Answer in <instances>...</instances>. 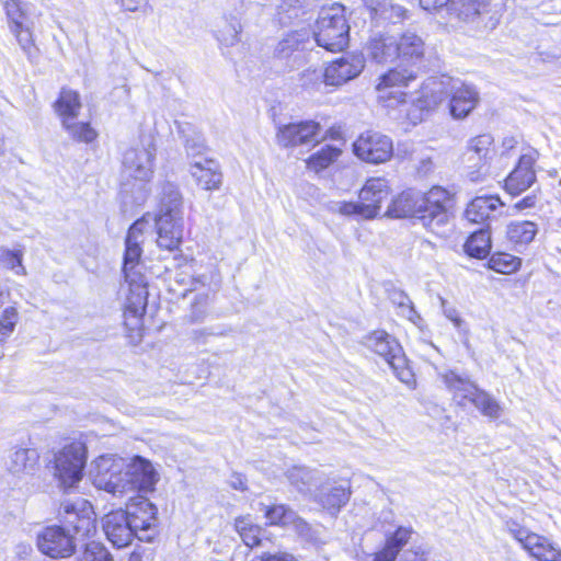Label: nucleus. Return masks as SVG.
Instances as JSON below:
<instances>
[{
    "label": "nucleus",
    "instance_id": "nucleus-1",
    "mask_svg": "<svg viewBox=\"0 0 561 561\" xmlns=\"http://www.w3.org/2000/svg\"><path fill=\"white\" fill-rule=\"evenodd\" d=\"M453 195L442 186H433L428 192L407 190L394 197L386 215L392 218H417L430 231L440 234L450 219Z\"/></svg>",
    "mask_w": 561,
    "mask_h": 561
},
{
    "label": "nucleus",
    "instance_id": "nucleus-2",
    "mask_svg": "<svg viewBox=\"0 0 561 561\" xmlns=\"http://www.w3.org/2000/svg\"><path fill=\"white\" fill-rule=\"evenodd\" d=\"M94 463L99 483L113 495H122L129 491L151 492L159 480L152 463L140 456L133 458L124 472L123 459L113 455L100 456Z\"/></svg>",
    "mask_w": 561,
    "mask_h": 561
},
{
    "label": "nucleus",
    "instance_id": "nucleus-3",
    "mask_svg": "<svg viewBox=\"0 0 561 561\" xmlns=\"http://www.w3.org/2000/svg\"><path fill=\"white\" fill-rule=\"evenodd\" d=\"M158 209L154 216L157 245L175 251L183 239V196L178 185L165 181L160 185Z\"/></svg>",
    "mask_w": 561,
    "mask_h": 561
},
{
    "label": "nucleus",
    "instance_id": "nucleus-4",
    "mask_svg": "<svg viewBox=\"0 0 561 561\" xmlns=\"http://www.w3.org/2000/svg\"><path fill=\"white\" fill-rule=\"evenodd\" d=\"M345 7L341 3L321 9L313 32L318 46L333 53L342 51L347 47L350 25L345 16Z\"/></svg>",
    "mask_w": 561,
    "mask_h": 561
},
{
    "label": "nucleus",
    "instance_id": "nucleus-5",
    "mask_svg": "<svg viewBox=\"0 0 561 561\" xmlns=\"http://www.w3.org/2000/svg\"><path fill=\"white\" fill-rule=\"evenodd\" d=\"M365 344L388 363L401 382L408 386L415 382L414 374L408 365L402 346L392 335L382 330L374 331L366 336Z\"/></svg>",
    "mask_w": 561,
    "mask_h": 561
},
{
    "label": "nucleus",
    "instance_id": "nucleus-6",
    "mask_svg": "<svg viewBox=\"0 0 561 561\" xmlns=\"http://www.w3.org/2000/svg\"><path fill=\"white\" fill-rule=\"evenodd\" d=\"M456 79L450 77H431L425 80L419 91V95L412 99L411 105L407 108V118L417 125L432 108L449 98L451 85Z\"/></svg>",
    "mask_w": 561,
    "mask_h": 561
},
{
    "label": "nucleus",
    "instance_id": "nucleus-7",
    "mask_svg": "<svg viewBox=\"0 0 561 561\" xmlns=\"http://www.w3.org/2000/svg\"><path fill=\"white\" fill-rule=\"evenodd\" d=\"M4 10L10 32L30 60L36 57L37 48L33 38V22L30 16V4L22 0H7Z\"/></svg>",
    "mask_w": 561,
    "mask_h": 561
},
{
    "label": "nucleus",
    "instance_id": "nucleus-8",
    "mask_svg": "<svg viewBox=\"0 0 561 561\" xmlns=\"http://www.w3.org/2000/svg\"><path fill=\"white\" fill-rule=\"evenodd\" d=\"M87 447L81 442L66 445L55 456V477L65 489L73 488L83 477Z\"/></svg>",
    "mask_w": 561,
    "mask_h": 561
},
{
    "label": "nucleus",
    "instance_id": "nucleus-9",
    "mask_svg": "<svg viewBox=\"0 0 561 561\" xmlns=\"http://www.w3.org/2000/svg\"><path fill=\"white\" fill-rule=\"evenodd\" d=\"M124 513L128 514V522L140 541L149 542L154 538L158 526V508L148 499L130 497Z\"/></svg>",
    "mask_w": 561,
    "mask_h": 561
},
{
    "label": "nucleus",
    "instance_id": "nucleus-10",
    "mask_svg": "<svg viewBox=\"0 0 561 561\" xmlns=\"http://www.w3.org/2000/svg\"><path fill=\"white\" fill-rule=\"evenodd\" d=\"M355 156L371 164H380L388 161L393 153V144L390 137L379 131L368 130L363 133L353 144Z\"/></svg>",
    "mask_w": 561,
    "mask_h": 561
},
{
    "label": "nucleus",
    "instance_id": "nucleus-11",
    "mask_svg": "<svg viewBox=\"0 0 561 561\" xmlns=\"http://www.w3.org/2000/svg\"><path fill=\"white\" fill-rule=\"evenodd\" d=\"M36 545L43 554L51 559L68 558L76 551L73 535L58 525L47 526L38 533Z\"/></svg>",
    "mask_w": 561,
    "mask_h": 561
},
{
    "label": "nucleus",
    "instance_id": "nucleus-12",
    "mask_svg": "<svg viewBox=\"0 0 561 561\" xmlns=\"http://www.w3.org/2000/svg\"><path fill=\"white\" fill-rule=\"evenodd\" d=\"M156 147L151 141L129 148L123 157V165L129 176L148 182L153 174Z\"/></svg>",
    "mask_w": 561,
    "mask_h": 561
},
{
    "label": "nucleus",
    "instance_id": "nucleus-13",
    "mask_svg": "<svg viewBox=\"0 0 561 561\" xmlns=\"http://www.w3.org/2000/svg\"><path fill=\"white\" fill-rule=\"evenodd\" d=\"M147 226L145 218L135 221L128 229L125 240V254L123 273L125 279H135L144 276L140 272V257L142 254L141 243L144 241V231Z\"/></svg>",
    "mask_w": 561,
    "mask_h": 561
},
{
    "label": "nucleus",
    "instance_id": "nucleus-14",
    "mask_svg": "<svg viewBox=\"0 0 561 561\" xmlns=\"http://www.w3.org/2000/svg\"><path fill=\"white\" fill-rule=\"evenodd\" d=\"M539 153L530 149L523 153L515 168L505 179V190L508 194L516 196L527 191L536 182V171L534 169Z\"/></svg>",
    "mask_w": 561,
    "mask_h": 561
},
{
    "label": "nucleus",
    "instance_id": "nucleus-15",
    "mask_svg": "<svg viewBox=\"0 0 561 561\" xmlns=\"http://www.w3.org/2000/svg\"><path fill=\"white\" fill-rule=\"evenodd\" d=\"M450 10L463 22L477 23V26L493 28L497 20L491 15L490 0H451Z\"/></svg>",
    "mask_w": 561,
    "mask_h": 561
},
{
    "label": "nucleus",
    "instance_id": "nucleus-16",
    "mask_svg": "<svg viewBox=\"0 0 561 561\" xmlns=\"http://www.w3.org/2000/svg\"><path fill=\"white\" fill-rule=\"evenodd\" d=\"M58 519L62 524L61 527L69 529L75 538L90 537L95 533V519L91 510L79 512L73 504L65 502L58 510Z\"/></svg>",
    "mask_w": 561,
    "mask_h": 561
},
{
    "label": "nucleus",
    "instance_id": "nucleus-17",
    "mask_svg": "<svg viewBox=\"0 0 561 561\" xmlns=\"http://www.w3.org/2000/svg\"><path fill=\"white\" fill-rule=\"evenodd\" d=\"M365 60L359 55H347L332 61L324 70V82L339 87L356 78L364 69Z\"/></svg>",
    "mask_w": 561,
    "mask_h": 561
},
{
    "label": "nucleus",
    "instance_id": "nucleus-18",
    "mask_svg": "<svg viewBox=\"0 0 561 561\" xmlns=\"http://www.w3.org/2000/svg\"><path fill=\"white\" fill-rule=\"evenodd\" d=\"M283 530L297 534L304 541L319 548L327 543V531L322 526L312 527L294 511L283 505Z\"/></svg>",
    "mask_w": 561,
    "mask_h": 561
},
{
    "label": "nucleus",
    "instance_id": "nucleus-19",
    "mask_svg": "<svg viewBox=\"0 0 561 561\" xmlns=\"http://www.w3.org/2000/svg\"><path fill=\"white\" fill-rule=\"evenodd\" d=\"M397 56L402 65L421 69L425 58V42L414 31L403 32L399 39L396 38Z\"/></svg>",
    "mask_w": 561,
    "mask_h": 561
},
{
    "label": "nucleus",
    "instance_id": "nucleus-20",
    "mask_svg": "<svg viewBox=\"0 0 561 561\" xmlns=\"http://www.w3.org/2000/svg\"><path fill=\"white\" fill-rule=\"evenodd\" d=\"M128 514L124 511H115L103 517V530L113 546L123 548L128 546L137 533L128 522Z\"/></svg>",
    "mask_w": 561,
    "mask_h": 561
},
{
    "label": "nucleus",
    "instance_id": "nucleus-21",
    "mask_svg": "<svg viewBox=\"0 0 561 561\" xmlns=\"http://www.w3.org/2000/svg\"><path fill=\"white\" fill-rule=\"evenodd\" d=\"M321 125L316 121H300L283 125V146H310L319 141Z\"/></svg>",
    "mask_w": 561,
    "mask_h": 561
},
{
    "label": "nucleus",
    "instance_id": "nucleus-22",
    "mask_svg": "<svg viewBox=\"0 0 561 561\" xmlns=\"http://www.w3.org/2000/svg\"><path fill=\"white\" fill-rule=\"evenodd\" d=\"M503 207L497 195L477 196L468 204L465 217L470 222L484 224L501 216Z\"/></svg>",
    "mask_w": 561,
    "mask_h": 561
},
{
    "label": "nucleus",
    "instance_id": "nucleus-23",
    "mask_svg": "<svg viewBox=\"0 0 561 561\" xmlns=\"http://www.w3.org/2000/svg\"><path fill=\"white\" fill-rule=\"evenodd\" d=\"M449 111L454 118L467 117L479 101L478 91L469 84L456 80L449 94Z\"/></svg>",
    "mask_w": 561,
    "mask_h": 561
},
{
    "label": "nucleus",
    "instance_id": "nucleus-24",
    "mask_svg": "<svg viewBox=\"0 0 561 561\" xmlns=\"http://www.w3.org/2000/svg\"><path fill=\"white\" fill-rule=\"evenodd\" d=\"M493 137L490 134H482L471 138L468 141L467 151L465 153L467 162L471 163L470 168H477L476 171L469 173L471 181L476 182L481 176V169L485 167L491 158V146Z\"/></svg>",
    "mask_w": 561,
    "mask_h": 561
},
{
    "label": "nucleus",
    "instance_id": "nucleus-25",
    "mask_svg": "<svg viewBox=\"0 0 561 561\" xmlns=\"http://www.w3.org/2000/svg\"><path fill=\"white\" fill-rule=\"evenodd\" d=\"M190 173L196 184L206 191L219 190L222 183L220 165L213 159L201 158L191 164Z\"/></svg>",
    "mask_w": 561,
    "mask_h": 561
},
{
    "label": "nucleus",
    "instance_id": "nucleus-26",
    "mask_svg": "<svg viewBox=\"0 0 561 561\" xmlns=\"http://www.w3.org/2000/svg\"><path fill=\"white\" fill-rule=\"evenodd\" d=\"M289 484L300 494H311L323 483V474L305 466H294L286 471Z\"/></svg>",
    "mask_w": 561,
    "mask_h": 561
},
{
    "label": "nucleus",
    "instance_id": "nucleus-27",
    "mask_svg": "<svg viewBox=\"0 0 561 561\" xmlns=\"http://www.w3.org/2000/svg\"><path fill=\"white\" fill-rule=\"evenodd\" d=\"M129 284V295L126 301L125 317L128 319L131 316L136 323L145 313L147 307V280L145 276L135 277V279H125Z\"/></svg>",
    "mask_w": 561,
    "mask_h": 561
},
{
    "label": "nucleus",
    "instance_id": "nucleus-28",
    "mask_svg": "<svg viewBox=\"0 0 561 561\" xmlns=\"http://www.w3.org/2000/svg\"><path fill=\"white\" fill-rule=\"evenodd\" d=\"M364 3L370 18L377 23L382 21L397 24L408 18V11L391 0H364Z\"/></svg>",
    "mask_w": 561,
    "mask_h": 561
},
{
    "label": "nucleus",
    "instance_id": "nucleus-29",
    "mask_svg": "<svg viewBox=\"0 0 561 561\" xmlns=\"http://www.w3.org/2000/svg\"><path fill=\"white\" fill-rule=\"evenodd\" d=\"M368 57L377 64L391 62L398 59L396 37L377 34L370 37L366 46Z\"/></svg>",
    "mask_w": 561,
    "mask_h": 561
},
{
    "label": "nucleus",
    "instance_id": "nucleus-30",
    "mask_svg": "<svg viewBox=\"0 0 561 561\" xmlns=\"http://www.w3.org/2000/svg\"><path fill=\"white\" fill-rule=\"evenodd\" d=\"M389 195L388 181L382 178H371L366 181L359 192V199L363 206L374 207V218L380 211L381 202Z\"/></svg>",
    "mask_w": 561,
    "mask_h": 561
},
{
    "label": "nucleus",
    "instance_id": "nucleus-31",
    "mask_svg": "<svg viewBox=\"0 0 561 561\" xmlns=\"http://www.w3.org/2000/svg\"><path fill=\"white\" fill-rule=\"evenodd\" d=\"M38 459L36 449L18 448L10 453L7 468L13 474H33L38 466Z\"/></svg>",
    "mask_w": 561,
    "mask_h": 561
},
{
    "label": "nucleus",
    "instance_id": "nucleus-32",
    "mask_svg": "<svg viewBox=\"0 0 561 561\" xmlns=\"http://www.w3.org/2000/svg\"><path fill=\"white\" fill-rule=\"evenodd\" d=\"M525 540L524 549L538 561H561V549L548 538L534 533Z\"/></svg>",
    "mask_w": 561,
    "mask_h": 561
},
{
    "label": "nucleus",
    "instance_id": "nucleus-33",
    "mask_svg": "<svg viewBox=\"0 0 561 561\" xmlns=\"http://www.w3.org/2000/svg\"><path fill=\"white\" fill-rule=\"evenodd\" d=\"M54 108L61 123H64L66 118H78L82 108L80 94L72 89L62 88L58 99L54 103Z\"/></svg>",
    "mask_w": 561,
    "mask_h": 561
},
{
    "label": "nucleus",
    "instance_id": "nucleus-34",
    "mask_svg": "<svg viewBox=\"0 0 561 561\" xmlns=\"http://www.w3.org/2000/svg\"><path fill=\"white\" fill-rule=\"evenodd\" d=\"M351 496L350 485L332 486L328 491L321 490L317 495V501L332 516H336L343 506L346 505Z\"/></svg>",
    "mask_w": 561,
    "mask_h": 561
},
{
    "label": "nucleus",
    "instance_id": "nucleus-35",
    "mask_svg": "<svg viewBox=\"0 0 561 561\" xmlns=\"http://www.w3.org/2000/svg\"><path fill=\"white\" fill-rule=\"evenodd\" d=\"M538 225L530 220H514L506 227V237L516 247H525L534 241Z\"/></svg>",
    "mask_w": 561,
    "mask_h": 561
},
{
    "label": "nucleus",
    "instance_id": "nucleus-36",
    "mask_svg": "<svg viewBox=\"0 0 561 561\" xmlns=\"http://www.w3.org/2000/svg\"><path fill=\"white\" fill-rule=\"evenodd\" d=\"M466 253L474 259H485L491 251V232L489 226L472 232L467 239L465 245Z\"/></svg>",
    "mask_w": 561,
    "mask_h": 561
},
{
    "label": "nucleus",
    "instance_id": "nucleus-37",
    "mask_svg": "<svg viewBox=\"0 0 561 561\" xmlns=\"http://www.w3.org/2000/svg\"><path fill=\"white\" fill-rule=\"evenodd\" d=\"M179 133L184 139L187 156L196 158L206 152L207 146L205 138L193 125L190 123L179 124Z\"/></svg>",
    "mask_w": 561,
    "mask_h": 561
},
{
    "label": "nucleus",
    "instance_id": "nucleus-38",
    "mask_svg": "<svg viewBox=\"0 0 561 561\" xmlns=\"http://www.w3.org/2000/svg\"><path fill=\"white\" fill-rule=\"evenodd\" d=\"M400 66L392 68L385 72L379 78V82L385 87V84H388L392 88H405L410 84V82L416 80L419 77L420 70L413 67L404 68Z\"/></svg>",
    "mask_w": 561,
    "mask_h": 561
},
{
    "label": "nucleus",
    "instance_id": "nucleus-39",
    "mask_svg": "<svg viewBox=\"0 0 561 561\" xmlns=\"http://www.w3.org/2000/svg\"><path fill=\"white\" fill-rule=\"evenodd\" d=\"M61 127L69 138L77 142L90 144L98 137L96 130L89 122H79L77 118H66L64 123H61Z\"/></svg>",
    "mask_w": 561,
    "mask_h": 561
},
{
    "label": "nucleus",
    "instance_id": "nucleus-40",
    "mask_svg": "<svg viewBox=\"0 0 561 561\" xmlns=\"http://www.w3.org/2000/svg\"><path fill=\"white\" fill-rule=\"evenodd\" d=\"M340 153L341 150L336 147L325 145L306 159L307 169L319 173L330 167L339 158Z\"/></svg>",
    "mask_w": 561,
    "mask_h": 561
},
{
    "label": "nucleus",
    "instance_id": "nucleus-41",
    "mask_svg": "<svg viewBox=\"0 0 561 561\" xmlns=\"http://www.w3.org/2000/svg\"><path fill=\"white\" fill-rule=\"evenodd\" d=\"M241 23L236 19H225L215 35L221 47H232L240 42Z\"/></svg>",
    "mask_w": 561,
    "mask_h": 561
},
{
    "label": "nucleus",
    "instance_id": "nucleus-42",
    "mask_svg": "<svg viewBox=\"0 0 561 561\" xmlns=\"http://www.w3.org/2000/svg\"><path fill=\"white\" fill-rule=\"evenodd\" d=\"M443 380L446 387L453 391L455 396H460L462 399L469 400L478 389V387L472 381L460 376L454 370H449L444 374Z\"/></svg>",
    "mask_w": 561,
    "mask_h": 561
},
{
    "label": "nucleus",
    "instance_id": "nucleus-43",
    "mask_svg": "<svg viewBox=\"0 0 561 561\" xmlns=\"http://www.w3.org/2000/svg\"><path fill=\"white\" fill-rule=\"evenodd\" d=\"M443 380L446 387L453 391L455 396H460L462 399L469 400L478 389V387L472 381L460 376L454 370H449L444 374Z\"/></svg>",
    "mask_w": 561,
    "mask_h": 561
},
{
    "label": "nucleus",
    "instance_id": "nucleus-44",
    "mask_svg": "<svg viewBox=\"0 0 561 561\" xmlns=\"http://www.w3.org/2000/svg\"><path fill=\"white\" fill-rule=\"evenodd\" d=\"M234 528L240 535L244 545L248 547L253 548L261 543V528L253 523L250 516H241L236 518Z\"/></svg>",
    "mask_w": 561,
    "mask_h": 561
},
{
    "label": "nucleus",
    "instance_id": "nucleus-45",
    "mask_svg": "<svg viewBox=\"0 0 561 561\" xmlns=\"http://www.w3.org/2000/svg\"><path fill=\"white\" fill-rule=\"evenodd\" d=\"M390 301L400 309V314L413 323L421 320L410 297L401 289L393 288L389 291Z\"/></svg>",
    "mask_w": 561,
    "mask_h": 561
},
{
    "label": "nucleus",
    "instance_id": "nucleus-46",
    "mask_svg": "<svg viewBox=\"0 0 561 561\" xmlns=\"http://www.w3.org/2000/svg\"><path fill=\"white\" fill-rule=\"evenodd\" d=\"M331 209L343 216L355 217L360 219H374V207L363 206L359 202H336Z\"/></svg>",
    "mask_w": 561,
    "mask_h": 561
},
{
    "label": "nucleus",
    "instance_id": "nucleus-47",
    "mask_svg": "<svg viewBox=\"0 0 561 561\" xmlns=\"http://www.w3.org/2000/svg\"><path fill=\"white\" fill-rule=\"evenodd\" d=\"M469 401L472 402L473 405L480 410L483 415L492 419L500 416V404L488 392L478 388L470 397Z\"/></svg>",
    "mask_w": 561,
    "mask_h": 561
},
{
    "label": "nucleus",
    "instance_id": "nucleus-48",
    "mask_svg": "<svg viewBox=\"0 0 561 561\" xmlns=\"http://www.w3.org/2000/svg\"><path fill=\"white\" fill-rule=\"evenodd\" d=\"M377 98L379 103H381L385 107L393 108L396 106L405 105L407 104V93L401 89L389 87L381 84L378 82L377 87Z\"/></svg>",
    "mask_w": 561,
    "mask_h": 561
},
{
    "label": "nucleus",
    "instance_id": "nucleus-49",
    "mask_svg": "<svg viewBox=\"0 0 561 561\" xmlns=\"http://www.w3.org/2000/svg\"><path fill=\"white\" fill-rule=\"evenodd\" d=\"M522 260L508 253H494L489 260V267L496 273L511 274L519 268Z\"/></svg>",
    "mask_w": 561,
    "mask_h": 561
},
{
    "label": "nucleus",
    "instance_id": "nucleus-50",
    "mask_svg": "<svg viewBox=\"0 0 561 561\" xmlns=\"http://www.w3.org/2000/svg\"><path fill=\"white\" fill-rule=\"evenodd\" d=\"M79 561H113V558L102 543L91 541L84 546Z\"/></svg>",
    "mask_w": 561,
    "mask_h": 561
},
{
    "label": "nucleus",
    "instance_id": "nucleus-51",
    "mask_svg": "<svg viewBox=\"0 0 561 561\" xmlns=\"http://www.w3.org/2000/svg\"><path fill=\"white\" fill-rule=\"evenodd\" d=\"M412 534V527L399 526L392 534L387 536L385 545L399 554L409 542Z\"/></svg>",
    "mask_w": 561,
    "mask_h": 561
},
{
    "label": "nucleus",
    "instance_id": "nucleus-52",
    "mask_svg": "<svg viewBox=\"0 0 561 561\" xmlns=\"http://www.w3.org/2000/svg\"><path fill=\"white\" fill-rule=\"evenodd\" d=\"M23 251L22 250H0V262L8 268L14 271L16 274H25V267L22 265Z\"/></svg>",
    "mask_w": 561,
    "mask_h": 561
},
{
    "label": "nucleus",
    "instance_id": "nucleus-53",
    "mask_svg": "<svg viewBox=\"0 0 561 561\" xmlns=\"http://www.w3.org/2000/svg\"><path fill=\"white\" fill-rule=\"evenodd\" d=\"M19 314L13 307L3 310L0 316V339L10 335L15 328Z\"/></svg>",
    "mask_w": 561,
    "mask_h": 561
},
{
    "label": "nucleus",
    "instance_id": "nucleus-54",
    "mask_svg": "<svg viewBox=\"0 0 561 561\" xmlns=\"http://www.w3.org/2000/svg\"><path fill=\"white\" fill-rule=\"evenodd\" d=\"M506 530L511 534V536L518 541L524 548L526 545V540L534 533L518 524L517 522L510 519L505 523Z\"/></svg>",
    "mask_w": 561,
    "mask_h": 561
},
{
    "label": "nucleus",
    "instance_id": "nucleus-55",
    "mask_svg": "<svg viewBox=\"0 0 561 561\" xmlns=\"http://www.w3.org/2000/svg\"><path fill=\"white\" fill-rule=\"evenodd\" d=\"M118 1H119L121 7L125 11H129V12L141 11V12L146 13L148 9L150 11L152 10V8L149 5L147 0H118Z\"/></svg>",
    "mask_w": 561,
    "mask_h": 561
},
{
    "label": "nucleus",
    "instance_id": "nucleus-56",
    "mask_svg": "<svg viewBox=\"0 0 561 561\" xmlns=\"http://www.w3.org/2000/svg\"><path fill=\"white\" fill-rule=\"evenodd\" d=\"M398 553L385 545V547L380 551L374 553L371 559L368 561H396Z\"/></svg>",
    "mask_w": 561,
    "mask_h": 561
},
{
    "label": "nucleus",
    "instance_id": "nucleus-57",
    "mask_svg": "<svg viewBox=\"0 0 561 561\" xmlns=\"http://www.w3.org/2000/svg\"><path fill=\"white\" fill-rule=\"evenodd\" d=\"M448 3H451V0H420V5L426 11L440 9Z\"/></svg>",
    "mask_w": 561,
    "mask_h": 561
},
{
    "label": "nucleus",
    "instance_id": "nucleus-58",
    "mask_svg": "<svg viewBox=\"0 0 561 561\" xmlns=\"http://www.w3.org/2000/svg\"><path fill=\"white\" fill-rule=\"evenodd\" d=\"M536 202H537V197L536 195H527L525 196L524 198L519 199L516 204H515V208L518 209V210H523V209H526V208H531L536 205Z\"/></svg>",
    "mask_w": 561,
    "mask_h": 561
},
{
    "label": "nucleus",
    "instance_id": "nucleus-59",
    "mask_svg": "<svg viewBox=\"0 0 561 561\" xmlns=\"http://www.w3.org/2000/svg\"><path fill=\"white\" fill-rule=\"evenodd\" d=\"M230 485L234 490L244 491L247 489L245 479L240 473H233L230 479Z\"/></svg>",
    "mask_w": 561,
    "mask_h": 561
},
{
    "label": "nucleus",
    "instance_id": "nucleus-60",
    "mask_svg": "<svg viewBox=\"0 0 561 561\" xmlns=\"http://www.w3.org/2000/svg\"><path fill=\"white\" fill-rule=\"evenodd\" d=\"M445 314L446 317L454 322V324L457 327V328H460L461 325V318L458 316L457 311L455 309H448V310H445Z\"/></svg>",
    "mask_w": 561,
    "mask_h": 561
},
{
    "label": "nucleus",
    "instance_id": "nucleus-61",
    "mask_svg": "<svg viewBox=\"0 0 561 561\" xmlns=\"http://www.w3.org/2000/svg\"><path fill=\"white\" fill-rule=\"evenodd\" d=\"M304 0H283V11L285 10V7L290 9H296L302 7Z\"/></svg>",
    "mask_w": 561,
    "mask_h": 561
},
{
    "label": "nucleus",
    "instance_id": "nucleus-62",
    "mask_svg": "<svg viewBox=\"0 0 561 561\" xmlns=\"http://www.w3.org/2000/svg\"><path fill=\"white\" fill-rule=\"evenodd\" d=\"M191 317H192V319L194 321H202L204 319V317H205V311L204 310H199V309L197 310V307L195 305V306H193V311H192V316Z\"/></svg>",
    "mask_w": 561,
    "mask_h": 561
},
{
    "label": "nucleus",
    "instance_id": "nucleus-63",
    "mask_svg": "<svg viewBox=\"0 0 561 561\" xmlns=\"http://www.w3.org/2000/svg\"><path fill=\"white\" fill-rule=\"evenodd\" d=\"M516 145H517V140L514 137H506L503 140V147L506 150H511V149L515 148Z\"/></svg>",
    "mask_w": 561,
    "mask_h": 561
},
{
    "label": "nucleus",
    "instance_id": "nucleus-64",
    "mask_svg": "<svg viewBox=\"0 0 561 561\" xmlns=\"http://www.w3.org/2000/svg\"><path fill=\"white\" fill-rule=\"evenodd\" d=\"M276 514V507H271L266 511V517L272 520L273 524H276L278 519H280V516L274 517Z\"/></svg>",
    "mask_w": 561,
    "mask_h": 561
}]
</instances>
